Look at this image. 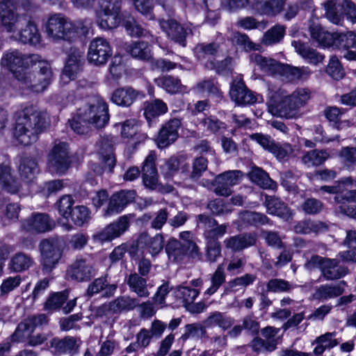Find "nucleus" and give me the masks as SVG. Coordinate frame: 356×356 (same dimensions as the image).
Instances as JSON below:
<instances>
[{"instance_id":"3c124183","label":"nucleus","mask_w":356,"mask_h":356,"mask_svg":"<svg viewBox=\"0 0 356 356\" xmlns=\"http://www.w3.org/2000/svg\"><path fill=\"white\" fill-rule=\"evenodd\" d=\"M330 157L326 150L314 149L307 152L302 157V163L307 167L323 164Z\"/></svg>"},{"instance_id":"1a4fd4ad","label":"nucleus","mask_w":356,"mask_h":356,"mask_svg":"<svg viewBox=\"0 0 356 356\" xmlns=\"http://www.w3.org/2000/svg\"><path fill=\"white\" fill-rule=\"evenodd\" d=\"M40 55H25L17 50H12L6 52L2 59L1 64L6 66L13 72L17 78V74L26 73L24 70L34 66V63L38 61Z\"/></svg>"},{"instance_id":"393cba45","label":"nucleus","mask_w":356,"mask_h":356,"mask_svg":"<svg viewBox=\"0 0 356 356\" xmlns=\"http://www.w3.org/2000/svg\"><path fill=\"white\" fill-rule=\"evenodd\" d=\"M145 96L143 91L137 90L131 86H125L115 89L111 95V100L115 104L122 107H129L138 99Z\"/></svg>"},{"instance_id":"a878e982","label":"nucleus","mask_w":356,"mask_h":356,"mask_svg":"<svg viewBox=\"0 0 356 356\" xmlns=\"http://www.w3.org/2000/svg\"><path fill=\"white\" fill-rule=\"evenodd\" d=\"M159 24L162 30L172 40L181 47L186 46V36L192 33L191 29L184 28L172 19H162L159 21Z\"/></svg>"},{"instance_id":"f704fd0d","label":"nucleus","mask_w":356,"mask_h":356,"mask_svg":"<svg viewBox=\"0 0 356 356\" xmlns=\"http://www.w3.org/2000/svg\"><path fill=\"white\" fill-rule=\"evenodd\" d=\"M0 188L12 194L17 193L21 188L20 182L8 165H0Z\"/></svg>"},{"instance_id":"f3484780","label":"nucleus","mask_w":356,"mask_h":356,"mask_svg":"<svg viewBox=\"0 0 356 356\" xmlns=\"http://www.w3.org/2000/svg\"><path fill=\"white\" fill-rule=\"evenodd\" d=\"M26 19V15H19L10 9V5L6 6L4 3H0V22L8 33H17L21 26H24Z\"/></svg>"},{"instance_id":"6e6552de","label":"nucleus","mask_w":356,"mask_h":356,"mask_svg":"<svg viewBox=\"0 0 356 356\" xmlns=\"http://www.w3.org/2000/svg\"><path fill=\"white\" fill-rule=\"evenodd\" d=\"M327 193L335 194L334 204H336L337 209L341 213L356 218V208L348 205L350 203L356 202V190L346 191L342 188L341 184L338 183L333 186H321L319 189Z\"/></svg>"},{"instance_id":"412c9836","label":"nucleus","mask_w":356,"mask_h":356,"mask_svg":"<svg viewBox=\"0 0 356 356\" xmlns=\"http://www.w3.org/2000/svg\"><path fill=\"white\" fill-rule=\"evenodd\" d=\"M96 274L92 264L86 259H76L68 268L67 276L72 280L86 282Z\"/></svg>"},{"instance_id":"423d86ee","label":"nucleus","mask_w":356,"mask_h":356,"mask_svg":"<svg viewBox=\"0 0 356 356\" xmlns=\"http://www.w3.org/2000/svg\"><path fill=\"white\" fill-rule=\"evenodd\" d=\"M120 0H99L96 10L97 22L104 30L116 28L120 22Z\"/></svg>"},{"instance_id":"7ed1b4c3","label":"nucleus","mask_w":356,"mask_h":356,"mask_svg":"<svg viewBox=\"0 0 356 356\" xmlns=\"http://www.w3.org/2000/svg\"><path fill=\"white\" fill-rule=\"evenodd\" d=\"M92 20L86 19L72 23L63 14L51 15L45 25L49 38L54 41H72L80 36L86 35L92 26Z\"/></svg>"},{"instance_id":"f8f14e48","label":"nucleus","mask_w":356,"mask_h":356,"mask_svg":"<svg viewBox=\"0 0 356 356\" xmlns=\"http://www.w3.org/2000/svg\"><path fill=\"white\" fill-rule=\"evenodd\" d=\"M115 140L113 136L104 137L99 144L98 154L102 162L104 164V168L94 164L92 170L97 175H101L104 170L112 172L116 163L114 145Z\"/></svg>"},{"instance_id":"4468645a","label":"nucleus","mask_w":356,"mask_h":356,"mask_svg":"<svg viewBox=\"0 0 356 356\" xmlns=\"http://www.w3.org/2000/svg\"><path fill=\"white\" fill-rule=\"evenodd\" d=\"M112 54L109 42L103 38H96L90 43L87 57L90 63L99 66L105 65Z\"/></svg>"},{"instance_id":"39448f33","label":"nucleus","mask_w":356,"mask_h":356,"mask_svg":"<svg viewBox=\"0 0 356 356\" xmlns=\"http://www.w3.org/2000/svg\"><path fill=\"white\" fill-rule=\"evenodd\" d=\"M78 115L83 122L91 124L96 128L104 127L109 120L108 105L99 97H94L88 108L83 111L80 109Z\"/></svg>"},{"instance_id":"4be33fe9","label":"nucleus","mask_w":356,"mask_h":356,"mask_svg":"<svg viewBox=\"0 0 356 356\" xmlns=\"http://www.w3.org/2000/svg\"><path fill=\"white\" fill-rule=\"evenodd\" d=\"M155 161L156 154L151 151L145 158L142 167L143 184L150 190H156L159 187V175Z\"/></svg>"},{"instance_id":"ddd939ff","label":"nucleus","mask_w":356,"mask_h":356,"mask_svg":"<svg viewBox=\"0 0 356 356\" xmlns=\"http://www.w3.org/2000/svg\"><path fill=\"white\" fill-rule=\"evenodd\" d=\"M48 168L51 172L63 174L69 168L70 160L65 143L56 144L48 156Z\"/></svg>"},{"instance_id":"09e8293b","label":"nucleus","mask_w":356,"mask_h":356,"mask_svg":"<svg viewBox=\"0 0 356 356\" xmlns=\"http://www.w3.org/2000/svg\"><path fill=\"white\" fill-rule=\"evenodd\" d=\"M248 177L252 182L265 189L274 188L276 186L268 174L258 167H253Z\"/></svg>"},{"instance_id":"c756f323","label":"nucleus","mask_w":356,"mask_h":356,"mask_svg":"<svg viewBox=\"0 0 356 356\" xmlns=\"http://www.w3.org/2000/svg\"><path fill=\"white\" fill-rule=\"evenodd\" d=\"M15 34V37L24 44L36 45L40 42V34L37 26L28 18L24 26H21Z\"/></svg>"},{"instance_id":"774afa93","label":"nucleus","mask_w":356,"mask_h":356,"mask_svg":"<svg viewBox=\"0 0 356 356\" xmlns=\"http://www.w3.org/2000/svg\"><path fill=\"white\" fill-rule=\"evenodd\" d=\"M172 289V286L170 285L168 282H165L159 286L153 296L154 304L159 306L160 308L165 307V298Z\"/></svg>"},{"instance_id":"338daca9","label":"nucleus","mask_w":356,"mask_h":356,"mask_svg":"<svg viewBox=\"0 0 356 356\" xmlns=\"http://www.w3.org/2000/svg\"><path fill=\"white\" fill-rule=\"evenodd\" d=\"M90 211L88 207L81 205L73 208L70 218L78 226H82L90 219Z\"/></svg>"},{"instance_id":"bf43d9fd","label":"nucleus","mask_w":356,"mask_h":356,"mask_svg":"<svg viewBox=\"0 0 356 356\" xmlns=\"http://www.w3.org/2000/svg\"><path fill=\"white\" fill-rule=\"evenodd\" d=\"M168 111L167 104L159 99L148 103L144 111V115L147 120L165 114Z\"/></svg>"},{"instance_id":"2f4dec72","label":"nucleus","mask_w":356,"mask_h":356,"mask_svg":"<svg viewBox=\"0 0 356 356\" xmlns=\"http://www.w3.org/2000/svg\"><path fill=\"white\" fill-rule=\"evenodd\" d=\"M138 242L152 257L158 255L163 250L165 245V239L162 234H156L154 236H151L147 233H142L139 236Z\"/></svg>"},{"instance_id":"6ab92c4d","label":"nucleus","mask_w":356,"mask_h":356,"mask_svg":"<svg viewBox=\"0 0 356 356\" xmlns=\"http://www.w3.org/2000/svg\"><path fill=\"white\" fill-rule=\"evenodd\" d=\"M181 125L179 118H172L161 128L156 142L159 148H165L173 143L178 138V130Z\"/></svg>"},{"instance_id":"5fc2aeb1","label":"nucleus","mask_w":356,"mask_h":356,"mask_svg":"<svg viewBox=\"0 0 356 356\" xmlns=\"http://www.w3.org/2000/svg\"><path fill=\"white\" fill-rule=\"evenodd\" d=\"M256 275L247 273L243 276L237 277L232 280H230L226 287L225 292L227 293H236L241 288H245L251 285L256 280Z\"/></svg>"},{"instance_id":"2eb2a0df","label":"nucleus","mask_w":356,"mask_h":356,"mask_svg":"<svg viewBox=\"0 0 356 356\" xmlns=\"http://www.w3.org/2000/svg\"><path fill=\"white\" fill-rule=\"evenodd\" d=\"M130 215H124L120 216L117 220L110 223L102 230L95 235V238L102 242H109L126 232L130 223Z\"/></svg>"},{"instance_id":"0e129e2a","label":"nucleus","mask_w":356,"mask_h":356,"mask_svg":"<svg viewBox=\"0 0 356 356\" xmlns=\"http://www.w3.org/2000/svg\"><path fill=\"white\" fill-rule=\"evenodd\" d=\"M68 296V291L57 292L51 294L44 303V309L47 311H54L60 308V307L67 300Z\"/></svg>"},{"instance_id":"cd10ccee","label":"nucleus","mask_w":356,"mask_h":356,"mask_svg":"<svg viewBox=\"0 0 356 356\" xmlns=\"http://www.w3.org/2000/svg\"><path fill=\"white\" fill-rule=\"evenodd\" d=\"M81 343L80 338L67 336L62 339L54 338L50 341V347L56 354L74 355L79 352Z\"/></svg>"},{"instance_id":"603ef678","label":"nucleus","mask_w":356,"mask_h":356,"mask_svg":"<svg viewBox=\"0 0 356 356\" xmlns=\"http://www.w3.org/2000/svg\"><path fill=\"white\" fill-rule=\"evenodd\" d=\"M126 49L134 58L149 61L152 59L151 49L147 42H133L128 45Z\"/></svg>"},{"instance_id":"680f3d73","label":"nucleus","mask_w":356,"mask_h":356,"mask_svg":"<svg viewBox=\"0 0 356 356\" xmlns=\"http://www.w3.org/2000/svg\"><path fill=\"white\" fill-rule=\"evenodd\" d=\"M332 46L344 49L356 47V33L352 31L346 33H334V43Z\"/></svg>"},{"instance_id":"58836bf2","label":"nucleus","mask_w":356,"mask_h":356,"mask_svg":"<svg viewBox=\"0 0 356 356\" xmlns=\"http://www.w3.org/2000/svg\"><path fill=\"white\" fill-rule=\"evenodd\" d=\"M348 268L339 264L337 259L326 258L323 265L322 275L327 280H334L344 277Z\"/></svg>"},{"instance_id":"a18cd8bd","label":"nucleus","mask_w":356,"mask_h":356,"mask_svg":"<svg viewBox=\"0 0 356 356\" xmlns=\"http://www.w3.org/2000/svg\"><path fill=\"white\" fill-rule=\"evenodd\" d=\"M127 284L131 291L134 292L140 298L149 296L147 280L136 273H131L127 280Z\"/></svg>"},{"instance_id":"7c9ffc66","label":"nucleus","mask_w":356,"mask_h":356,"mask_svg":"<svg viewBox=\"0 0 356 356\" xmlns=\"http://www.w3.org/2000/svg\"><path fill=\"white\" fill-rule=\"evenodd\" d=\"M337 332H325L315 338L312 341V346H314L312 353L315 356L323 355L326 350H331L338 346L339 340L336 338Z\"/></svg>"},{"instance_id":"a19ab883","label":"nucleus","mask_w":356,"mask_h":356,"mask_svg":"<svg viewBox=\"0 0 356 356\" xmlns=\"http://www.w3.org/2000/svg\"><path fill=\"white\" fill-rule=\"evenodd\" d=\"M284 1L285 0H261L252 6L257 14L274 16L282 11Z\"/></svg>"},{"instance_id":"c85d7f7f","label":"nucleus","mask_w":356,"mask_h":356,"mask_svg":"<svg viewBox=\"0 0 356 356\" xmlns=\"http://www.w3.org/2000/svg\"><path fill=\"white\" fill-rule=\"evenodd\" d=\"M138 305V300L129 296H120L114 300L104 304L99 308V312L106 315L120 313L124 311H130Z\"/></svg>"},{"instance_id":"0eeeda50","label":"nucleus","mask_w":356,"mask_h":356,"mask_svg":"<svg viewBox=\"0 0 356 356\" xmlns=\"http://www.w3.org/2000/svg\"><path fill=\"white\" fill-rule=\"evenodd\" d=\"M62 241L57 238L44 239L40 244L42 269L50 273L60 260L63 254Z\"/></svg>"},{"instance_id":"79ce46f5","label":"nucleus","mask_w":356,"mask_h":356,"mask_svg":"<svg viewBox=\"0 0 356 356\" xmlns=\"http://www.w3.org/2000/svg\"><path fill=\"white\" fill-rule=\"evenodd\" d=\"M204 323L208 327L218 326L223 330H227L234 325V319L225 313L216 311L209 314Z\"/></svg>"},{"instance_id":"72a5a7b5","label":"nucleus","mask_w":356,"mask_h":356,"mask_svg":"<svg viewBox=\"0 0 356 356\" xmlns=\"http://www.w3.org/2000/svg\"><path fill=\"white\" fill-rule=\"evenodd\" d=\"M346 282L341 281L336 284H323L318 286L313 294L315 300L324 301L341 296L344 291Z\"/></svg>"},{"instance_id":"9d476101","label":"nucleus","mask_w":356,"mask_h":356,"mask_svg":"<svg viewBox=\"0 0 356 356\" xmlns=\"http://www.w3.org/2000/svg\"><path fill=\"white\" fill-rule=\"evenodd\" d=\"M339 6L348 19L353 23H356V5L350 0H327L324 3L327 18L333 24H341L343 20V15L339 12Z\"/></svg>"},{"instance_id":"6e6d98bb","label":"nucleus","mask_w":356,"mask_h":356,"mask_svg":"<svg viewBox=\"0 0 356 356\" xmlns=\"http://www.w3.org/2000/svg\"><path fill=\"white\" fill-rule=\"evenodd\" d=\"M175 297L182 302L185 307L193 303L200 294V290L190 286H179L175 291Z\"/></svg>"},{"instance_id":"e433bc0d","label":"nucleus","mask_w":356,"mask_h":356,"mask_svg":"<svg viewBox=\"0 0 356 356\" xmlns=\"http://www.w3.org/2000/svg\"><path fill=\"white\" fill-rule=\"evenodd\" d=\"M250 60L252 63L259 66L261 70L270 75L280 73L283 70V65L276 60L264 57L259 54H252L250 56Z\"/></svg>"},{"instance_id":"4d7b16f0","label":"nucleus","mask_w":356,"mask_h":356,"mask_svg":"<svg viewBox=\"0 0 356 356\" xmlns=\"http://www.w3.org/2000/svg\"><path fill=\"white\" fill-rule=\"evenodd\" d=\"M241 219L245 224L253 226L272 224L271 220L264 213L245 211L241 213Z\"/></svg>"},{"instance_id":"f257e3e1","label":"nucleus","mask_w":356,"mask_h":356,"mask_svg":"<svg viewBox=\"0 0 356 356\" xmlns=\"http://www.w3.org/2000/svg\"><path fill=\"white\" fill-rule=\"evenodd\" d=\"M48 115L45 111L38 109L33 104L22 106L15 113L13 136L24 146L36 142L38 134L48 124Z\"/></svg>"},{"instance_id":"a211bd4d","label":"nucleus","mask_w":356,"mask_h":356,"mask_svg":"<svg viewBox=\"0 0 356 356\" xmlns=\"http://www.w3.org/2000/svg\"><path fill=\"white\" fill-rule=\"evenodd\" d=\"M197 219L204 229V236L208 242H219L218 238L227 233V225H218L215 219L208 215L200 214L197 216Z\"/></svg>"},{"instance_id":"b1692460","label":"nucleus","mask_w":356,"mask_h":356,"mask_svg":"<svg viewBox=\"0 0 356 356\" xmlns=\"http://www.w3.org/2000/svg\"><path fill=\"white\" fill-rule=\"evenodd\" d=\"M54 222L49 216L42 213H34L22 223V228L33 233H42L50 231Z\"/></svg>"},{"instance_id":"bb28decb","label":"nucleus","mask_w":356,"mask_h":356,"mask_svg":"<svg viewBox=\"0 0 356 356\" xmlns=\"http://www.w3.org/2000/svg\"><path fill=\"white\" fill-rule=\"evenodd\" d=\"M135 197L134 191H121L114 193L110 198L104 216H111L122 212L129 203L134 200Z\"/></svg>"},{"instance_id":"69168bd1","label":"nucleus","mask_w":356,"mask_h":356,"mask_svg":"<svg viewBox=\"0 0 356 356\" xmlns=\"http://www.w3.org/2000/svg\"><path fill=\"white\" fill-rule=\"evenodd\" d=\"M325 72L335 80H340L345 76V71L339 58L335 56L330 57Z\"/></svg>"},{"instance_id":"e2e57ef3","label":"nucleus","mask_w":356,"mask_h":356,"mask_svg":"<svg viewBox=\"0 0 356 356\" xmlns=\"http://www.w3.org/2000/svg\"><path fill=\"white\" fill-rule=\"evenodd\" d=\"M284 26L282 25H275L264 33L261 42L266 45L276 44L284 38Z\"/></svg>"},{"instance_id":"5701e85b","label":"nucleus","mask_w":356,"mask_h":356,"mask_svg":"<svg viewBox=\"0 0 356 356\" xmlns=\"http://www.w3.org/2000/svg\"><path fill=\"white\" fill-rule=\"evenodd\" d=\"M257 240V236L254 232L241 233L226 238L223 243L226 249L238 252L254 246Z\"/></svg>"},{"instance_id":"052dcab7","label":"nucleus","mask_w":356,"mask_h":356,"mask_svg":"<svg viewBox=\"0 0 356 356\" xmlns=\"http://www.w3.org/2000/svg\"><path fill=\"white\" fill-rule=\"evenodd\" d=\"M33 263V260L30 256L18 252L12 257L10 266L15 272H22L29 269Z\"/></svg>"},{"instance_id":"4c0bfd02","label":"nucleus","mask_w":356,"mask_h":356,"mask_svg":"<svg viewBox=\"0 0 356 356\" xmlns=\"http://www.w3.org/2000/svg\"><path fill=\"white\" fill-rule=\"evenodd\" d=\"M309 31L311 38L320 46L327 47L334 43V33L328 32L319 24L312 22Z\"/></svg>"},{"instance_id":"9b49d317","label":"nucleus","mask_w":356,"mask_h":356,"mask_svg":"<svg viewBox=\"0 0 356 356\" xmlns=\"http://www.w3.org/2000/svg\"><path fill=\"white\" fill-rule=\"evenodd\" d=\"M47 322L48 317L44 314L33 315L24 319L17 325L15 332L10 335V341L17 343H28L35 328L47 323Z\"/></svg>"},{"instance_id":"49530a36","label":"nucleus","mask_w":356,"mask_h":356,"mask_svg":"<svg viewBox=\"0 0 356 356\" xmlns=\"http://www.w3.org/2000/svg\"><path fill=\"white\" fill-rule=\"evenodd\" d=\"M123 26L130 35L147 38L149 42H154V37L148 31L144 29L133 17H126L123 21Z\"/></svg>"},{"instance_id":"aec40b11","label":"nucleus","mask_w":356,"mask_h":356,"mask_svg":"<svg viewBox=\"0 0 356 356\" xmlns=\"http://www.w3.org/2000/svg\"><path fill=\"white\" fill-rule=\"evenodd\" d=\"M81 70V53L78 49L72 48L67 55L60 79L64 83H67L75 79Z\"/></svg>"},{"instance_id":"dca6fc26","label":"nucleus","mask_w":356,"mask_h":356,"mask_svg":"<svg viewBox=\"0 0 356 356\" xmlns=\"http://www.w3.org/2000/svg\"><path fill=\"white\" fill-rule=\"evenodd\" d=\"M229 95L238 106H245L260 102L261 96L254 95L248 90L242 79L234 80L230 86Z\"/></svg>"},{"instance_id":"de8ad7c7","label":"nucleus","mask_w":356,"mask_h":356,"mask_svg":"<svg viewBox=\"0 0 356 356\" xmlns=\"http://www.w3.org/2000/svg\"><path fill=\"white\" fill-rule=\"evenodd\" d=\"M226 274L223 264H219L216 270L210 275V286L204 291V295L211 296L216 293L220 287L225 283Z\"/></svg>"},{"instance_id":"8fccbe9b","label":"nucleus","mask_w":356,"mask_h":356,"mask_svg":"<svg viewBox=\"0 0 356 356\" xmlns=\"http://www.w3.org/2000/svg\"><path fill=\"white\" fill-rule=\"evenodd\" d=\"M165 250L169 259L173 262L181 260L187 254L186 245L174 238L169 239Z\"/></svg>"},{"instance_id":"864d4df0","label":"nucleus","mask_w":356,"mask_h":356,"mask_svg":"<svg viewBox=\"0 0 356 356\" xmlns=\"http://www.w3.org/2000/svg\"><path fill=\"white\" fill-rule=\"evenodd\" d=\"M278 344V339H266L260 337H254L250 346L252 351L257 354L262 353H271L276 350Z\"/></svg>"},{"instance_id":"f03ea898","label":"nucleus","mask_w":356,"mask_h":356,"mask_svg":"<svg viewBox=\"0 0 356 356\" xmlns=\"http://www.w3.org/2000/svg\"><path fill=\"white\" fill-rule=\"evenodd\" d=\"M311 97V91L306 88H298L290 95L278 90L268 102V111L273 115L286 119L297 118L300 109L305 106Z\"/></svg>"},{"instance_id":"20e7f679","label":"nucleus","mask_w":356,"mask_h":356,"mask_svg":"<svg viewBox=\"0 0 356 356\" xmlns=\"http://www.w3.org/2000/svg\"><path fill=\"white\" fill-rule=\"evenodd\" d=\"M34 63L39 71L35 73H18L17 79L23 93L42 92L52 80V70L49 62L40 56V59Z\"/></svg>"},{"instance_id":"37998d69","label":"nucleus","mask_w":356,"mask_h":356,"mask_svg":"<svg viewBox=\"0 0 356 356\" xmlns=\"http://www.w3.org/2000/svg\"><path fill=\"white\" fill-rule=\"evenodd\" d=\"M155 83L171 94L183 92L186 88L181 83L180 79L172 76H163L154 79Z\"/></svg>"},{"instance_id":"ea45409f","label":"nucleus","mask_w":356,"mask_h":356,"mask_svg":"<svg viewBox=\"0 0 356 356\" xmlns=\"http://www.w3.org/2000/svg\"><path fill=\"white\" fill-rule=\"evenodd\" d=\"M328 226L326 223L312 220H304L298 222L293 227V231L299 234H320L326 232Z\"/></svg>"},{"instance_id":"13d9d810","label":"nucleus","mask_w":356,"mask_h":356,"mask_svg":"<svg viewBox=\"0 0 356 356\" xmlns=\"http://www.w3.org/2000/svg\"><path fill=\"white\" fill-rule=\"evenodd\" d=\"M219 44L216 42L200 43L194 48V53L198 60L203 61L210 56H216L219 51Z\"/></svg>"},{"instance_id":"c03bdc74","label":"nucleus","mask_w":356,"mask_h":356,"mask_svg":"<svg viewBox=\"0 0 356 356\" xmlns=\"http://www.w3.org/2000/svg\"><path fill=\"white\" fill-rule=\"evenodd\" d=\"M19 172L21 178L29 183L33 181L39 173V168L36 161L31 158H24L19 164Z\"/></svg>"},{"instance_id":"c9c22d12","label":"nucleus","mask_w":356,"mask_h":356,"mask_svg":"<svg viewBox=\"0 0 356 356\" xmlns=\"http://www.w3.org/2000/svg\"><path fill=\"white\" fill-rule=\"evenodd\" d=\"M296 51L307 63L312 65H318L323 62L324 56L318 53L316 49L309 47L307 43L300 40H294L291 42Z\"/></svg>"},{"instance_id":"473e14b6","label":"nucleus","mask_w":356,"mask_h":356,"mask_svg":"<svg viewBox=\"0 0 356 356\" xmlns=\"http://www.w3.org/2000/svg\"><path fill=\"white\" fill-rule=\"evenodd\" d=\"M266 207L269 214L278 216L285 221L291 219L294 214L283 202L275 197H267Z\"/></svg>"}]
</instances>
